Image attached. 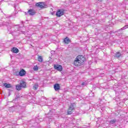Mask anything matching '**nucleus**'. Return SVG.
<instances>
[{"mask_svg": "<svg viewBox=\"0 0 128 128\" xmlns=\"http://www.w3.org/2000/svg\"><path fill=\"white\" fill-rule=\"evenodd\" d=\"M76 60H78L81 64H83L86 60V58L82 55H78L76 56Z\"/></svg>", "mask_w": 128, "mask_h": 128, "instance_id": "f257e3e1", "label": "nucleus"}, {"mask_svg": "<svg viewBox=\"0 0 128 128\" xmlns=\"http://www.w3.org/2000/svg\"><path fill=\"white\" fill-rule=\"evenodd\" d=\"M26 16L29 14V16H34L36 14V10H28L27 12H24Z\"/></svg>", "mask_w": 128, "mask_h": 128, "instance_id": "f03ea898", "label": "nucleus"}, {"mask_svg": "<svg viewBox=\"0 0 128 128\" xmlns=\"http://www.w3.org/2000/svg\"><path fill=\"white\" fill-rule=\"evenodd\" d=\"M64 10H59L56 13V16L60 18L62 16H64Z\"/></svg>", "mask_w": 128, "mask_h": 128, "instance_id": "7ed1b4c3", "label": "nucleus"}, {"mask_svg": "<svg viewBox=\"0 0 128 128\" xmlns=\"http://www.w3.org/2000/svg\"><path fill=\"white\" fill-rule=\"evenodd\" d=\"M16 30H12V28L11 26H8V34H10L12 36H14V32Z\"/></svg>", "mask_w": 128, "mask_h": 128, "instance_id": "20e7f679", "label": "nucleus"}, {"mask_svg": "<svg viewBox=\"0 0 128 128\" xmlns=\"http://www.w3.org/2000/svg\"><path fill=\"white\" fill-rule=\"evenodd\" d=\"M114 56L115 58H122V54L120 52H117L114 53Z\"/></svg>", "mask_w": 128, "mask_h": 128, "instance_id": "39448f33", "label": "nucleus"}, {"mask_svg": "<svg viewBox=\"0 0 128 128\" xmlns=\"http://www.w3.org/2000/svg\"><path fill=\"white\" fill-rule=\"evenodd\" d=\"M26 104H24L22 106L19 107L20 114H22V112L26 110Z\"/></svg>", "mask_w": 128, "mask_h": 128, "instance_id": "423d86ee", "label": "nucleus"}, {"mask_svg": "<svg viewBox=\"0 0 128 128\" xmlns=\"http://www.w3.org/2000/svg\"><path fill=\"white\" fill-rule=\"evenodd\" d=\"M54 68L57 70H58V72H62V66L60 64H54Z\"/></svg>", "mask_w": 128, "mask_h": 128, "instance_id": "0eeeda50", "label": "nucleus"}, {"mask_svg": "<svg viewBox=\"0 0 128 128\" xmlns=\"http://www.w3.org/2000/svg\"><path fill=\"white\" fill-rule=\"evenodd\" d=\"M74 64L76 66H82V63H81L78 59H76V60L74 62Z\"/></svg>", "mask_w": 128, "mask_h": 128, "instance_id": "6e6552de", "label": "nucleus"}, {"mask_svg": "<svg viewBox=\"0 0 128 128\" xmlns=\"http://www.w3.org/2000/svg\"><path fill=\"white\" fill-rule=\"evenodd\" d=\"M26 70H24V69H22L19 72V76H24L26 75Z\"/></svg>", "mask_w": 128, "mask_h": 128, "instance_id": "1a4fd4ad", "label": "nucleus"}, {"mask_svg": "<svg viewBox=\"0 0 128 128\" xmlns=\"http://www.w3.org/2000/svg\"><path fill=\"white\" fill-rule=\"evenodd\" d=\"M54 88L56 91L59 90H60V84H56L54 85Z\"/></svg>", "mask_w": 128, "mask_h": 128, "instance_id": "9d476101", "label": "nucleus"}, {"mask_svg": "<svg viewBox=\"0 0 128 128\" xmlns=\"http://www.w3.org/2000/svg\"><path fill=\"white\" fill-rule=\"evenodd\" d=\"M64 44H68L70 42V38H68V37H66L64 40Z\"/></svg>", "mask_w": 128, "mask_h": 128, "instance_id": "9b49d317", "label": "nucleus"}, {"mask_svg": "<svg viewBox=\"0 0 128 128\" xmlns=\"http://www.w3.org/2000/svg\"><path fill=\"white\" fill-rule=\"evenodd\" d=\"M36 6L40 8H44V6L42 4V2H38L36 4Z\"/></svg>", "mask_w": 128, "mask_h": 128, "instance_id": "f8f14e48", "label": "nucleus"}, {"mask_svg": "<svg viewBox=\"0 0 128 128\" xmlns=\"http://www.w3.org/2000/svg\"><path fill=\"white\" fill-rule=\"evenodd\" d=\"M12 52H14V54H18V52L19 50L18 49V48H16V47H14L12 50Z\"/></svg>", "mask_w": 128, "mask_h": 128, "instance_id": "ddd939ff", "label": "nucleus"}, {"mask_svg": "<svg viewBox=\"0 0 128 128\" xmlns=\"http://www.w3.org/2000/svg\"><path fill=\"white\" fill-rule=\"evenodd\" d=\"M20 86L21 88H26V83L24 82H20Z\"/></svg>", "mask_w": 128, "mask_h": 128, "instance_id": "4468645a", "label": "nucleus"}, {"mask_svg": "<svg viewBox=\"0 0 128 128\" xmlns=\"http://www.w3.org/2000/svg\"><path fill=\"white\" fill-rule=\"evenodd\" d=\"M4 86L6 88H12V84H10L4 83Z\"/></svg>", "mask_w": 128, "mask_h": 128, "instance_id": "2eb2a0df", "label": "nucleus"}, {"mask_svg": "<svg viewBox=\"0 0 128 128\" xmlns=\"http://www.w3.org/2000/svg\"><path fill=\"white\" fill-rule=\"evenodd\" d=\"M116 122V119L114 118L110 121L109 124H115Z\"/></svg>", "mask_w": 128, "mask_h": 128, "instance_id": "dca6fc26", "label": "nucleus"}, {"mask_svg": "<svg viewBox=\"0 0 128 128\" xmlns=\"http://www.w3.org/2000/svg\"><path fill=\"white\" fill-rule=\"evenodd\" d=\"M38 88V83H36L33 86V90H36Z\"/></svg>", "mask_w": 128, "mask_h": 128, "instance_id": "f3484780", "label": "nucleus"}, {"mask_svg": "<svg viewBox=\"0 0 128 128\" xmlns=\"http://www.w3.org/2000/svg\"><path fill=\"white\" fill-rule=\"evenodd\" d=\"M42 60H44L42 56H38V62H42Z\"/></svg>", "mask_w": 128, "mask_h": 128, "instance_id": "a211bd4d", "label": "nucleus"}, {"mask_svg": "<svg viewBox=\"0 0 128 128\" xmlns=\"http://www.w3.org/2000/svg\"><path fill=\"white\" fill-rule=\"evenodd\" d=\"M16 90H22V86H20V85H16Z\"/></svg>", "mask_w": 128, "mask_h": 128, "instance_id": "6ab92c4d", "label": "nucleus"}, {"mask_svg": "<svg viewBox=\"0 0 128 128\" xmlns=\"http://www.w3.org/2000/svg\"><path fill=\"white\" fill-rule=\"evenodd\" d=\"M126 28H128V25L125 26H124L119 30H126Z\"/></svg>", "mask_w": 128, "mask_h": 128, "instance_id": "aec40b11", "label": "nucleus"}, {"mask_svg": "<svg viewBox=\"0 0 128 128\" xmlns=\"http://www.w3.org/2000/svg\"><path fill=\"white\" fill-rule=\"evenodd\" d=\"M10 24H11L10 22H5L4 23V24L8 27V26H10Z\"/></svg>", "mask_w": 128, "mask_h": 128, "instance_id": "412c9836", "label": "nucleus"}, {"mask_svg": "<svg viewBox=\"0 0 128 128\" xmlns=\"http://www.w3.org/2000/svg\"><path fill=\"white\" fill-rule=\"evenodd\" d=\"M46 118H52V116L50 114V112H49L48 114H46Z\"/></svg>", "mask_w": 128, "mask_h": 128, "instance_id": "4be33fe9", "label": "nucleus"}, {"mask_svg": "<svg viewBox=\"0 0 128 128\" xmlns=\"http://www.w3.org/2000/svg\"><path fill=\"white\" fill-rule=\"evenodd\" d=\"M74 110V107L70 105V106L69 107L68 110Z\"/></svg>", "mask_w": 128, "mask_h": 128, "instance_id": "5701e85b", "label": "nucleus"}, {"mask_svg": "<svg viewBox=\"0 0 128 128\" xmlns=\"http://www.w3.org/2000/svg\"><path fill=\"white\" fill-rule=\"evenodd\" d=\"M33 70H36V71L38 70V67L37 66H34L33 68Z\"/></svg>", "mask_w": 128, "mask_h": 128, "instance_id": "b1692460", "label": "nucleus"}, {"mask_svg": "<svg viewBox=\"0 0 128 128\" xmlns=\"http://www.w3.org/2000/svg\"><path fill=\"white\" fill-rule=\"evenodd\" d=\"M68 114H72V110H68Z\"/></svg>", "mask_w": 128, "mask_h": 128, "instance_id": "393cba45", "label": "nucleus"}, {"mask_svg": "<svg viewBox=\"0 0 128 128\" xmlns=\"http://www.w3.org/2000/svg\"><path fill=\"white\" fill-rule=\"evenodd\" d=\"M116 32V36H120V34H122V32H118V31Z\"/></svg>", "mask_w": 128, "mask_h": 128, "instance_id": "a878e982", "label": "nucleus"}, {"mask_svg": "<svg viewBox=\"0 0 128 128\" xmlns=\"http://www.w3.org/2000/svg\"><path fill=\"white\" fill-rule=\"evenodd\" d=\"M71 106H73L74 108V106H76V104H75V103H72V104H71Z\"/></svg>", "mask_w": 128, "mask_h": 128, "instance_id": "bb28decb", "label": "nucleus"}, {"mask_svg": "<svg viewBox=\"0 0 128 128\" xmlns=\"http://www.w3.org/2000/svg\"><path fill=\"white\" fill-rule=\"evenodd\" d=\"M20 32L21 34H24L26 32L24 31H20Z\"/></svg>", "mask_w": 128, "mask_h": 128, "instance_id": "cd10ccee", "label": "nucleus"}, {"mask_svg": "<svg viewBox=\"0 0 128 128\" xmlns=\"http://www.w3.org/2000/svg\"><path fill=\"white\" fill-rule=\"evenodd\" d=\"M3 2H8V0H3Z\"/></svg>", "mask_w": 128, "mask_h": 128, "instance_id": "c85d7f7f", "label": "nucleus"}, {"mask_svg": "<svg viewBox=\"0 0 128 128\" xmlns=\"http://www.w3.org/2000/svg\"><path fill=\"white\" fill-rule=\"evenodd\" d=\"M82 86H84V82H83L82 84Z\"/></svg>", "mask_w": 128, "mask_h": 128, "instance_id": "c756f323", "label": "nucleus"}, {"mask_svg": "<svg viewBox=\"0 0 128 128\" xmlns=\"http://www.w3.org/2000/svg\"><path fill=\"white\" fill-rule=\"evenodd\" d=\"M99 2H102V0H98Z\"/></svg>", "mask_w": 128, "mask_h": 128, "instance_id": "7c9ffc66", "label": "nucleus"}, {"mask_svg": "<svg viewBox=\"0 0 128 128\" xmlns=\"http://www.w3.org/2000/svg\"><path fill=\"white\" fill-rule=\"evenodd\" d=\"M18 26V25H16V26Z\"/></svg>", "mask_w": 128, "mask_h": 128, "instance_id": "2f4dec72", "label": "nucleus"}]
</instances>
